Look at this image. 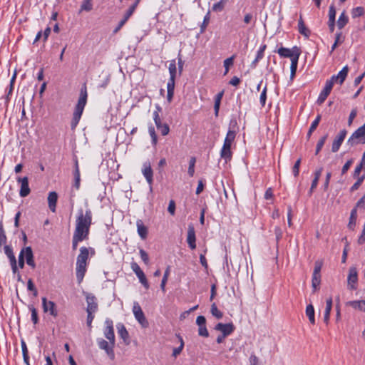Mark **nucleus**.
Here are the masks:
<instances>
[{
	"label": "nucleus",
	"mask_w": 365,
	"mask_h": 365,
	"mask_svg": "<svg viewBox=\"0 0 365 365\" xmlns=\"http://www.w3.org/2000/svg\"><path fill=\"white\" fill-rule=\"evenodd\" d=\"M91 223V210L88 209L85 212H83V210H79L76 220V228L74 233L88 239Z\"/></svg>",
	"instance_id": "f257e3e1"
},
{
	"label": "nucleus",
	"mask_w": 365,
	"mask_h": 365,
	"mask_svg": "<svg viewBox=\"0 0 365 365\" xmlns=\"http://www.w3.org/2000/svg\"><path fill=\"white\" fill-rule=\"evenodd\" d=\"M89 251L86 247L80 249V253L77 257L76 261V278L78 284H80L85 275L86 271L87 259L88 258Z\"/></svg>",
	"instance_id": "f03ea898"
},
{
	"label": "nucleus",
	"mask_w": 365,
	"mask_h": 365,
	"mask_svg": "<svg viewBox=\"0 0 365 365\" xmlns=\"http://www.w3.org/2000/svg\"><path fill=\"white\" fill-rule=\"evenodd\" d=\"M235 138V132L229 130L227 133L224 144L220 152V156L225 160V163L230 160L232 158L231 145Z\"/></svg>",
	"instance_id": "7ed1b4c3"
},
{
	"label": "nucleus",
	"mask_w": 365,
	"mask_h": 365,
	"mask_svg": "<svg viewBox=\"0 0 365 365\" xmlns=\"http://www.w3.org/2000/svg\"><path fill=\"white\" fill-rule=\"evenodd\" d=\"M359 143H365V123L355 130L347 140V144L350 146Z\"/></svg>",
	"instance_id": "20e7f679"
},
{
	"label": "nucleus",
	"mask_w": 365,
	"mask_h": 365,
	"mask_svg": "<svg viewBox=\"0 0 365 365\" xmlns=\"http://www.w3.org/2000/svg\"><path fill=\"white\" fill-rule=\"evenodd\" d=\"M133 312L136 320L140 324V325L144 328L148 327L149 324L148 322L146 319L145 314L138 303H134Z\"/></svg>",
	"instance_id": "39448f33"
},
{
	"label": "nucleus",
	"mask_w": 365,
	"mask_h": 365,
	"mask_svg": "<svg viewBox=\"0 0 365 365\" xmlns=\"http://www.w3.org/2000/svg\"><path fill=\"white\" fill-rule=\"evenodd\" d=\"M358 282V272L356 267L353 266L349 269L347 277V287L350 290H355Z\"/></svg>",
	"instance_id": "423d86ee"
},
{
	"label": "nucleus",
	"mask_w": 365,
	"mask_h": 365,
	"mask_svg": "<svg viewBox=\"0 0 365 365\" xmlns=\"http://www.w3.org/2000/svg\"><path fill=\"white\" fill-rule=\"evenodd\" d=\"M277 52L281 56L291 58V60L296 57V54L298 55L299 58L301 54V51L297 46H294L292 49L281 47Z\"/></svg>",
	"instance_id": "0eeeda50"
},
{
	"label": "nucleus",
	"mask_w": 365,
	"mask_h": 365,
	"mask_svg": "<svg viewBox=\"0 0 365 365\" xmlns=\"http://www.w3.org/2000/svg\"><path fill=\"white\" fill-rule=\"evenodd\" d=\"M215 329L222 332V337H227L234 331L235 326L232 323H218L216 324Z\"/></svg>",
	"instance_id": "6e6552de"
},
{
	"label": "nucleus",
	"mask_w": 365,
	"mask_h": 365,
	"mask_svg": "<svg viewBox=\"0 0 365 365\" xmlns=\"http://www.w3.org/2000/svg\"><path fill=\"white\" fill-rule=\"evenodd\" d=\"M196 324L199 327L198 334L203 337H208L209 332L206 327V319L204 316H198L196 319Z\"/></svg>",
	"instance_id": "1a4fd4ad"
},
{
	"label": "nucleus",
	"mask_w": 365,
	"mask_h": 365,
	"mask_svg": "<svg viewBox=\"0 0 365 365\" xmlns=\"http://www.w3.org/2000/svg\"><path fill=\"white\" fill-rule=\"evenodd\" d=\"M131 267L133 272L138 276L140 283L145 287V289H148L149 288V284L148 282V280L144 272L142 271V269L140 268L137 263H133Z\"/></svg>",
	"instance_id": "9d476101"
},
{
	"label": "nucleus",
	"mask_w": 365,
	"mask_h": 365,
	"mask_svg": "<svg viewBox=\"0 0 365 365\" xmlns=\"http://www.w3.org/2000/svg\"><path fill=\"white\" fill-rule=\"evenodd\" d=\"M106 327L104 330V335L108 339L110 345L115 346V334L113 331V322L110 320L106 321Z\"/></svg>",
	"instance_id": "9b49d317"
},
{
	"label": "nucleus",
	"mask_w": 365,
	"mask_h": 365,
	"mask_svg": "<svg viewBox=\"0 0 365 365\" xmlns=\"http://www.w3.org/2000/svg\"><path fill=\"white\" fill-rule=\"evenodd\" d=\"M99 348L104 350L110 359L115 358V354L113 351L114 346L110 345V342L101 339L98 341Z\"/></svg>",
	"instance_id": "f8f14e48"
},
{
	"label": "nucleus",
	"mask_w": 365,
	"mask_h": 365,
	"mask_svg": "<svg viewBox=\"0 0 365 365\" xmlns=\"http://www.w3.org/2000/svg\"><path fill=\"white\" fill-rule=\"evenodd\" d=\"M346 130L345 129L341 130L339 133L336 136L335 139L334 140L331 145V151L333 153H336L339 150L341 143H343L346 135Z\"/></svg>",
	"instance_id": "ddd939ff"
},
{
	"label": "nucleus",
	"mask_w": 365,
	"mask_h": 365,
	"mask_svg": "<svg viewBox=\"0 0 365 365\" xmlns=\"http://www.w3.org/2000/svg\"><path fill=\"white\" fill-rule=\"evenodd\" d=\"M21 252H24V258L26 259V264L30 266L32 269L36 267V263L34 262V253L31 247H26L21 250Z\"/></svg>",
	"instance_id": "4468645a"
},
{
	"label": "nucleus",
	"mask_w": 365,
	"mask_h": 365,
	"mask_svg": "<svg viewBox=\"0 0 365 365\" xmlns=\"http://www.w3.org/2000/svg\"><path fill=\"white\" fill-rule=\"evenodd\" d=\"M18 182L21 183V188L19 190V195L22 197H25L28 196L31 190L29 186V178L28 177H24V178H19Z\"/></svg>",
	"instance_id": "2eb2a0df"
},
{
	"label": "nucleus",
	"mask_w": 365,
	"mask_h": 365,
	"mask_svg": "<svg viewBox=\"0 0 365 365\" xmlns=\"http://www.w3.org/2000/svg\"><path fill=\"white\" fill-rule=\"evenodd\" d=\"M42 306L44 312H49L50 314L53 317H57L58 312L56 309V304L52 301H47L46 297L42 298Z\"/></svg>",
	"instance_id": "dca6fc26"
},
{
	"label": "nucleus",
	"mask_w": 365,
	"mask_h": 365,
	"mask_svg": "<svg viewBox=\"0 0 365 365\" xmlns=\"http://www.w3.org/2000/svg\"><path fill=\"white\" fill-rule=\"evenodd\" d=\"M87 89L86 84L83 86V87L81 89L80 91V96L77 103V105L76 106V109L77 110H82L83 111L84 107L87 102Z\"/></svg>",
	"instance_id": "f3484780"
},
{
	"label": "nucleus",
	"mask_w": 365,
	"mask_h": 365,
	"mask_svg": "<svg viewBox=\"0 0 365 365\" xmlns=\"http://www.w3.org/2000/svg\"><path fill=\"white\" fill-rule=\"evenodd\" d=\"M86 302H87V313H95L98 309V304L96 302V298L95 296L87 294H86Z\"/></svg>",
	"instance_id": "a211bd4d"
},
{
	"label": "nucleus",
	"mask_w": 365,
	"mask_h": 365,
	"mask_svg": "<svg viewBox=\"0 0 365 365\" xmlns=\"http://www.w3.org/2000/svg\"><path fill=\"white\" fill-rule=\"evenodd\" d=\"M195 240L196 237L194 227L192 225H189L187 229V242L191 250H194L196 248Z\"/></svg>",
	"instance_id": "6ab92c4d"
},
{
	"label": "nucleus",
	"mask_w": 365,
	"mask_h": 365,
	"mask_svg": "<svg viewBox=\"0 0 365 365\" xmlns=\"http://www.w3.org/2000/svg\"><path fill=\"white\" fill-rule=\"evenodd\" d=\"M332 88H333V86H331V82H326L325 87L324 88L322 91L320 93L319 98L317 99V103L319 105L322 104L325 101L326 98L331 93Z\"/></svg>",
	"instance_id": "aec40b11"
},
{
	"label": "nucleus",
	"mask_w": 365,
	"mask_h": 365,
	"mask_svg": "<svg viewBox=\"0 0 365 365\" xmlns=\"http://www.w3.org/2000/svg\"><path fill=\"white\" fill-rule=\"evenodd\" d=\"M336 9L334 4L331 5L329 9L328 26L330 32H333L335 28Z\"/></svg>",
	"instance_id": "412c9836"
},
{
	"label": "nucleus",
	"mask_w": 365,
	"mask_h": 365,
	"mask_svg": "<svg viewBox=\"0 0 365 365\" xmlns=\"http://www.w3.org/2000/svg\"><path fill=\"white\" fill-rule=\"evenodd\" d=\"M57 200H58L57 192L55 191L50 192L48 193V204L49 209L53 212H54L56 211Z\"/></svg>",
	"instance_id": "4be33fe9"
},
{
	"label": "nucleus",
	"mask_w": 365,
	"mask_h": 365,
	"mask_svg": "<svg viewBox=\"0 0 365 365\" xmlns=\"http://www.w3.org/2000/svg\"><path fill=\"white\" fill-rule=\"evenodd\" d=\"M298 31L300 34L308 38L311 34V31L306 26L302 16H300L298 21Z\"/></svg>",
	"instance_id": "5701e85b"
},
{
	"label": "nucleus",
	"mask_w": 365,
	"mask_h": 365,
	"mask_svg": "<svg viewBox=\"0 0 365 365\" xmlns=\"http://www.w3.org/2000/svg\"><path fill=\"white\" fill-rule=\"evenodd\" d=\"M346 305L351 307L354 309L365 312V300L349 301Z\"/></svg>",
	"instance_id": "b1692460"
},
{
	"label": "nucleus",
	"mask_w": 365,
	"mask_h": 365,
	"mask_svg": "<svg viewBox=\"0 0 365 365\" xmlns=\"http://www.w3.org/2000/svg\"><path fill=\"white\" fill-rule=\"evenodd\" d=\"M117 328L119 336L123 339L126 344H128L129 334L125 326L122 324H119Z\"/></svg>",
	"instance_id": "393cba45"
},
{
	"label": "nucleus",
	"mask_w": 365,
	"mask_h": 365,
	"mask_svg": "<svg viewBox=\"0 0 365 365\" xmlns=\"http://www.w3.org/2000/svg\"><path fill=\"white\" fill-rule=\"evenodd\" d=\"M143 173L146 178L147 182L149 185H152L153 183V170L150 164L144 165V168L143 170Z\"/></svg>",
	"instance_id": "a878e982"
},
{
	"label": "nucleus",
	"mask_w": 365,
	"mask_h": 365,
	"mask_svg": "<svg viewBox=\"0 0 365 365\" xmlns=\"http://www.w3.org/2000/svg\"><path fill=\"white\" fill-rule=\"evenodd\" d=\"M332 308V299L331 297H329L327 299L326 302V309L324 312V322L327 324L329 322V317L330 313Z\"/></svg>",
	"instance_id": "bb28decb"
},
{
	"label": "nucleus",
	"mask_w": 365,
	"mask_h": 365,
	"mask_svg": "<svg viewBox=\"0 0 365 365\" xmlns=\"http://www.w3.org/2000/svg\"><path fill=\"white\" fill-rule=\"evenodd\" d=\"M82 113H83L82 110H77L75 108L73 118H72V120L71 123V128L72 130H74L76 128V126L81 118Z\"/></svg>",
	"instance_id": "cd10ccee"
},
{
	"label": "nucleus",
	"mask_w": 365,
	"mask_h": 365,
	"mask_svg": "<svg viewBox=\"0 0 365 365\" xmlns=\"http://www.w3.org/2000/svg\"><path fill=\"white\" fill-rule=\"evenodd\" d=\"M82 113H83L82 110H77L75 108L73 118H72V120L71 123V128L72 130H74L76 128V126L81 118Z\"/></svg>",
	"instance_id": "c85d7f7f"
},
{
	"label": "nucleus",
	"mask_w": 365,
	"mask_h": 365,
	"mask_svg": "<svg viewBox=\"0 0 365 365\" xmlns=\"http://www.w3.org/2000/svg\"><path fill=\"white\" fill-rule=\"evenodd\" d=\"M169 73H170V79L168 83H175V79L176 76V63L175 60H172L169 65Z\"/></svg>",
	"instance_id": "c756f323"
},
{
	"label": "nucleus",
	"mask_w": 365,
	"mask_h": 365,
	"mask_svg": "<svg viewBox=\"0 0 365 365\" xmlns=\"http://www.w3.org/2000/svg\"><path fill=\"white\" fill-rule=\"evenodd\" d=\"M137 227H138V233L140 235V237L143 240L145 239L148 235V229L143 225V222L140 220L137 221Z\"/></svg>",
	"instance_id": "7c9ffc66"
},
{
	"label": "nucleus",
	"mask_w": 365,
	"mask_h": 365,
	"mask_svg": "<svg viewBox=\"0 0 365 365\" xmlns=\"http://www.w3.org/2000/svg\"><path fill=\"white\" fill-rule=\"evenodd\" d=\"M348 21L349 19L346 15L345 11H343L337 20V27L339 28V29H342L348 23Z\"/></svg>",
	"instance_id": "2f4dec72"
},
{
	"label": "nucleus",
	"mask_w": 365,
	"mask_h": 365,
	"mask_svg": "<svg viewBox=\"0 0 365 365\" xmlns=\"http://www.w3.org/2000/svg\"><path fill=\"white\" fill-rule=\"evenodd\" d=\"M306 314L309 318V322L314 324L315 323V318H314V309L312 304H309L307 306L306 308Z\"/></svg>",
	"instance_id": "473e14b6"
},
{
	"label": "nucleus",
	"mask_w": 365,
	"mask_h": 365,
	"mask_svg": "<svg viewBox=\"0 0 365 365\" xmlns=\"http://www.w3.org/2000/svg\"><path fill=\"white\" fill-rule=\"evenodd\" d=\"M349 68L348 66H344L338 73V75L336 76V78H339V83L341 85L344 81H345L347 74H348Z\"/></svg>",
	"instance_id": "72a5a7b5"
},
{
	"label": "nucleus",
	"mask_w": 365,
	"mask_h": 365,
	"mask_svg": "<svg viewBox=\"0 0 365 365\" xmlns=\"http://www.w3.org/2000/svg\"><path fill=\"white\" fill-rule=\"evenodd\" d=\"M320 284H321V276L312 275V287L314 293L319 289Z\"/></svg>",
	"instance_id": "f704fd0d"
},
{
	"label": "nucleus",
	"mask_w": 365,
	"mask_h": 365,
	"mask_svg": "<svg viewBox=\"0 0 365 365\" xmlns=\"http://www.w3.org/2000/svg\"><path fill=\"white\" fill-rule=\"evenodd\" d=\"M229 0H220L219 2L213 4L212 9L213 11L220 12L222 11Z\"/></svg>",
	"instance_id": "c9c22d12"
},
{
	"label": "nucleus",
	"mask_w": 365,
	"mask_h": 365,
	"mask_svg": "<svg viewBox=\"0 0 365 365\" xmlns=\"http://www.w3.org/2000/svg\"><path fill=\"white\" fill-rule=\"evenodd\" d=\"M298 60H299V58H298L297 54H296V57H294L293 59H292L291 66H290V69H291L290 77H291V78H293L296 74Z\"/></svg>",
	"instance_id": "e433bc0d"
},
{
	"label": "nucleus",
	"mask_w": 365,
	"mask_h": 365,
	"mask_svg": "<svg viewBox=\"0 0 365 365\" xmlns=\"http://www.w3.org/2000/svg\"><path fill=\"white\" fill-rule=\"evenodd\" d=\"M364 14H365V9L362 6H358V7L354 8L351 10V16L354 19L359 17V16H362L364 15Z\"/></svg>",
	"instance_id": "4c0bfd02"
},
{
	"label": "nucleus",
	"mask_w": 365,
	"mask_h": 365,
	"mask_svg": "<svg viewBox=\"0 0 365 365\" xmlns=\"http://www.w3.org/2000/svg\"><path fill=\"white\" fill-rule=\"evenodd\" d=\"M210 312L212 314V316L216 317L217 319H222L223 317L222 312L217 309V307L215 303H213L211 305Z\"/></svg>",
	"instance_id": "58836bf2"
},
{
	"label": "nucleus",
	"mask_w": 365,
	"mask_h": 365,
	"mask_svg": "<svg viewBox=\"0 0 365 365\" xmlns=\"http://www.w3.org/2000/svg\"><path fill=\"white\" fill-rule=\"evenodd\" d=\"M175 83H168L167 84V99L169 103L172 101L174 95Z\"/></svg>",
	"instance_id": "ea45409f"
},
{
	"label": "nucleus",
	"mask_w": 365,
	"mask_h": 365,
	"mask_svg": "<svg viewBox=\"0 0 365 365\" xmlns=\"http://www.w3.org/2000/svg\"><path fill=\"white\" fill-rule=\"evenodd\" d=\"M235 58V55H233L224 61V67L225 68L224 75H226L229 72L230 67L232 66L234 63Z\"/></svg>",
	"instance_id": "a19ab883"
},
{
	"label": "nucleus",
	"mask_w": 365,
	"mask_h": 365,
	"mask_svg": "<svg viewBox=\"0 0 365 365\" xmlns=\"http://www.w3.org/2000/svg\"><path fill=\"white\" fill-rule=\"evenodd\" d=\"M169 274H170V267H168L165 271V273H164V275H163V279H162L161 284H160V289H162V291L163 292H165V284L167 283Z\"/></svg>",
	"instance_id": "79ce46f5"
},
{
	"label": "nucleus",
	"mask_w": 365,
	"mask_h": 365,
	"mask_svg": "<svg viewBox=\"0 0 365 365\" xmlns=\"http://www.w3.org/2000/svg\"><path fill=\"white\" fill-rule=\"evenodd\" d=\"M84 240H86V238L82 237V236H80L77 234H75L73 233V240H72V248L73 250H76L77 248V246H78V243L79 242H81Z\"/></svg>",
	"instance_id": "37998d69"
},
{
	"label": "nucleus",
	"mask_w": 365,
	"mask_h": 365,
	"mask_svg": "<svg viewBox=\"0 0 365 365\" xmlns=\"http://www.w3.org/2000/svg\"><path fill=\"white\" fill-rule=\"evenodd\" d=\"M323 266L322 260H317L314 263V268L312 275L321 276V269Z\"/></svg>",
	"instance_id": "c03bdc74"
},
{
	"label": "nucleus",
	"mask_w": 365,
	"mask_h": 365,
	"mask_svg": "<svg viewBox=\"0 0 365 365\" xmlns=\"http://www.w3.org/2000/svg\"><path fill=\"white\" fill-rule=\"evenodd\" d=\"M327 137L328 135L326 134L319 140L317 144L315 155H317L320 152L327 139Z\"/></svg>",
	"instance_id": "a18cd8bd"
},
{
	"label": "nucleus",
	"mask_w": 365,
	"mask_h": 365,
	"mask_svg": "<svg viewBox=\"0 0 365 365\" xmlns=\"http://www.w3.org/2000/svg\"><path fill=\"white\" fill-rule=\"evenodd\" d=\"M177 336H178V339L180 340V346L178 347L175 348L173 349V356L174 357H176L178 355H179L181 353V351H182V349L184 347V341H183L182 338L180 335H177Z\"/></svg>",
	"instance_id": "49530a36"
},
{
	"label": "nucleus",
	"mask_w": 365,
	"mask_h": 365,
	"mask_svg": "<svg viewBox=\"0 0 365 365\" xmlns=\"http://www.w3.org/2000/svg\"><path fill=\"white\" fill-rule=\"evenodd\" d=\"M93 9L92 0H83L81 6V11H90Z\"/></svg>",
	"instance_id": "de8ad7c7"
},
{
	"label": "nucleus",
	"mask_w": 365,
	"mask_h": 365,
	"mask_svg": "<svg viewBox=\"0 0 365 365\" xmlns=\"http://www.w3.org/2000/svg\"><path fill=\"white\" fill-rule=\"evenodd\" d=\"M4 249V253L8 257V258L9 259L10 262L11 260H16V257H15V256L14 255L13 250H12V248L10 246L5 245Z\"/></svg>",
	"instance_id": "09e8293b"
},
{
	"label": "nucleus",
	"mask_w": 365,
	"mask_h": 365,
	"mask_svg": "<svg viewBox=\"0 0 365 365\" xmlns=\"http://www.w3.org/2000/svg\"><path fill=\"white\" fill-rule=\"evenodd\" d=\"M196 162V159L195 157H192L190 159L189 162V168H188V174L190 177H192L195 173V164Z\"/></svg>",
	"instance_id": "8fccbe9b"
},
{
	"label": "nucleus",
	"mask_w": 365,
	"mask_h": 365,
	"mask_svg": "<svg viewBox=\"0 0 365 365\" xmlns=\"http://www.w3.org/2000/svg\"><path fill=\"white\" fill-rule=\"evenodd\" d=\"M156 110L153 113V118L155 123L156 125V127H159L161 123V120L159 115V112L161 110V108L159 106H156Z\"/></svg>",
	"instance_id": "3c124183"
},
{
	"label": "nucleus",
	"mask_w": 365,
	"mask_h": 365,
	"mask_svg": "<svg viewBox=\"0 0 365 365\" xmlns=\"http://www.w3.org/2000/svg\"><path fill=\"white\" fill-rule=\"evenodd\" d=\"M6 236L3 227V225L1 222H0V245H6Z\"/></svg>",
	"instance_id": "603ef678"
},
{
	"label": "nucleus",
	"mask_w": 365,
	"mask_h": 365,
	"mask_svg": "<svg viewBox=\"0 0 365 365\" xmlns=\"http://www.w3.org/2000/svg\"><path fill=\"white\" fill-rule=\"evenodd\" d=\"M364 179H365V175L359 177L356 182L351 186V187L350 189L351 192H354V191L358 190Z\"/></svg>",
	"instance_id": "864d4df0"
},
{
	"label": "nucleus",
	"mask_w": 365,
	"mask_h": 365,
	"mask_svg": "<svg viewBox=\"0 0 365 365\" xmlns=\"http://www.w3.org/2000/svg\"><path fill=\"white\" fill-rule=\"evenodd\" d=\"M140 1V0H135V3L130 6L125 14L127 18H130V16L133 14Z\"/></svg>",
	"instance_id": "5fc2aeb1"
},
{
	"label": "nucleus",
	"mask_w": 365,
	"mask_h": 365,
	"mask_svg": "<svg viewBox=\"0 0 365 365\" xmlns=\"http://www.w3.org/2000/svg\"><path fill=\"white\" fill-rule=\"evenodd\" d=\"M301 158H299L294 163L293 168H292V172L294 177H297L299 175V167L301 164Z\"/></svg>",
	"instance_id": "6e6d98bb"
},
{
	"label": "nucleus",
	"mask_w": 365,
	"mask_h": 365,
	"mask_svg": "<svg viewBox=\"0 0 365 365\" xmlns=\"http://www.w3.org/2000/svg\"><path fill=\"white\" fill-rule=\"evenodd\" d=\"M341 36H342L341 32L337 33L336 34L335 41L331 46V52H332L338 46V45L339 43H341L343 42V40L341 41Z\"/></svg>",
	"instance_id": "4d7b16f0"
},
{
	"label": "nucleus",
	"mask_w": 365,
	"mask_h": 365,
	"mask_svg": "<svg viewBox=\"0 0 365 365\" xmlns=\"http://www.w3.org/2000/svg\"><path fill=\"white\" fill-rule=\"evenodd\" d=\"M29 309L31 312V319H32L34 324H36L38 323V321L37 311H36V308L34 307L33 306L30 307Z\"/></svg>",
	"instance_id": "13d9d810"
},
{
	"label": "nucleus",
	"mask_w": 365,
	"mask_h": 365,
	"mask_svg": "<svg viewBox=\"0 0 365 365\" xmlns=\"http://www.w3.org/2000/svg\"><path fill=\"white\" fill-rule=\"evenodd\" d=\"M157 128L160 130V133L163 135H168L170 131V128L168 124L160 123V125L157 127Z\"/></svg>",
	"instance_id": "bf43d9fd"
},
{
	"label": "nucleus",
	"mask_w": 365,
	"mask_h": 365,
	"mask_svg": "<svg viewBox=\"0 0 365 365\" xmlns=\"http://www.w3.org/2000/svg\"><path fill=\"white\" fill-rule=\"evenodd\" d=\"M267 86H265L261 93V95H260V97H259V100H260V103L262 106H264L265 104V102H266V99H267Z\"/></svg>",
	"instance_id": "052dcab7"
},
{
	"label": "nucleus",
	"mask_w": 365,
	"mask_h": 365,
	"mask_svg": "<svg viewBox=\"0 0 365 365\" xmlns=\"http://www.w3.org/2000/svg\"><path fill=\"white\" fill-rule=\"evenodd\" d=\"M140 255L142 260L144 262L145 264H148L149 263V257L148 253L143 249L140 250Z\"/></svg>",
	"instance_id": "680f3d73"
},
{
	"label": "nucleus",
	"mask_w": 365,
	"mask_h": 365,
	"mask_svg": "<svg viewBox=\"0 0 365 365\" xmlns=\"http://www.w3.org/2000/svg\"><path fill=\"white\" fill-rule=\"evenodd\" d=\"M249 361L250 365H260L259 358L254 354L250 356Z\"/></svg>",
	"instance_id": "e2e57ef3"
},
{
	"label": "nucleus",
	"mask_w": 365,
	"mask_h": 365,
	"mask_svg": "<svg viewBox=\"0 0 365 365\" xmlns=\"http://www.w3.org/2000/svg\"><path fill=\"white\" fill-rule=\"evenodd\" d=\"M149 133L152 138V141L153 145H156L157 143V135L155 134V128L153 126L149 127L148 128Z\"/></svg>",
	"instance_id": "0e129e2a"
},
{
	"label": "nucleus",
	"mask_w": 365,
	"mask_h": 365,
	"mask_svg": "<svg viewBox=\"0 0 365 365\" xmlns=\"http://www.w3.org/2000/svg\"><path fill=\"white\" fill-rule=\"evenodd\" d=\"M168 211L169 212V213L171 215H175V201L173 200H171L169 202V205H168Z\"/></svg>",
	"instance_id": "69168bd1"
},
{
	"label": "nucleus",
	"mask_w": 365,
	"mask_h": 365,
	"mask_svg": "<svg viewBox=\"0 0 365 365\" xmlns=\"http://www.w3.org/2000/svg\"><path fill=\"white\" fill-rule=\"evenodd\" d=\"M357 114V110L356 108L353 109L349 115V119H348V125H351L352 124V122L354 119L356 118Z\"/></svg>",
	"instance_id": "338daca9"
},
{
	"label": "nucleus",
	"mask_w": 365,
	"mask_h": 365,
	"mask_svg": "<svg viewBox=\"0 0 365 365\" xmlns=\"http://www.w3.org/2000/svg\"><path fill=\"white\" fill-rule=\"evenodd\" d=\"M356 207L364 209L365 208V194L359 200L356 204Z\"/></svg>",
	"instance_id": "774afa93"
}]
</instances>
